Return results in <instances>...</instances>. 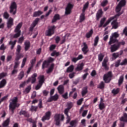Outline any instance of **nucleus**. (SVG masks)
Wrapping results in <instances>:
<instances>
[{
    "label": "nucleus",
    "instance_id": "nucleus-1",
    "mask_svg": "<svg viewBox=\"0 0 127 127\" xmlns=\"http://www.w3.org/2000/svg\"><path fill=\"white\" fill-rule=\"evenodd\" d=\"M120 37L119 34L118 32H115L112 33V35L110 36V41L109 42V45H111L113 44L116 43V42H119V40L117 39L118 38Z\"/></svg>",
    "mask_w": 127,
    "mask_h": 127
},
{
    "label": "nucleus",
    "instance_id": "nucleus-2",
    "mask_svg": "<svg viewBox=\"0 0 127 127\" xmlns=\"http://www.w3.org/2000/svg\"><path fill=\"white\" fill-rule=\"evenodd\" d=\"M18 97H14L9 104V109L12 114L14 113V111L17 107Z\"/></svg>",
    "mask_w": 127,
    "mask_h": 127
},
{
    "label": "nucleus",
    "instance_id": "nucleus-3",
    "mask_svg": "<svg viewBox=\"0 0 127 127\" xmlns=\"http://www.w3.org/2000/svg\"><path fill=\"white\" fill-rule=\"evenodd\" d=\"M21 27H22V23L21 22L19 23L16 26V28L14 29L15 34L13 36V38L17 39L20 36V35L21 34V30H20Z\"/></svg>",
    "mask_w": 127,
    "mask_h": 127
},
{
    "label": "nucleus",
    "instance_id": "nucleus-4",
    "mask_svg": "<svg viewBox=\"0 0 127 127\" xmlns=\"http://www.w3.org/2000/svg\"><path fill=\"white\" fill-rule=\"evenodd\" d=\"M125 42L122 41V42H116L115 44L112 45L110 48L111 52L112 53H114L117 51L120 47L121 45H125Z\"/></svg>",
    "mask_w": 127,
    "mask_h": 127
},
{
    "label": "nucleus",
    "instance_id": "nucleus-5",
    "mask_svg": "<svg viewBox=\"0 0 127 127\" xmlns=\"http://www.w3.org/2000/svg\"><path fill=\"white\" fill-rule=\"evenodd\" d=\"M54 120L56 122L55 125L57 126H59L61 124V121H64V117L63 115L56 114L54 116Z\"/></svg>",
    "mask_w": 127,
    "mask_h": 127
},
{
    "label": "nucleus",
    "instance_id": "nucleus-6",
    "mask_svg": "<svg viewBox=\"0 0 127 127\" xmlns=\"http://www.w3.org/2000/svg\"><path fill=\"white\" fill-rule=\"evenodd\" d=\"M17 5L16 2H11L9 7V13L13 15H15L17 13Z\"/></svg>",
    "mask_w": 127,
    "mask_h": 127
},
{
    "label": "nucleus",
    "instance_id": "nucleus-7",
    "mask_svg": "<svg viewBox=\"0 0 127 127\" xmlns=\"http://www.w3.org/2000/svg\"><path fill=\"white\" fill-rule=\"evenodd\" d=\"M113 77L112 71H109L107 73L104 74L103 80L106 83H109L112 80Z\"/></svg>",
    "mask_w": 127,
    "mask_h": 127
},
{
    "label": "nucleus",
    "instance_id": "nucleus-8",
    "mask_svg": "<svg viewBox=\"0 0 127 127\" xmlns=\"http://www.w3.org/2000/svg\"><path fill=\"white\" fill-rule=\"evenodd\" d=\"M56 27L55 25H53L48 28V30L46 31V36L51 37L55 33V30Z\"/></svg>",
    "mask_w": 127,
    "mask_h": 127
},
{
    "label": "nucleus",
    "instance_id": "nucleus-9",
    "mask_svg": "<svg viewBox=\"0 0 127 127\" xmlns=\"http://www.w3.org/2000/svg\"><path fill=\"white\" fill-rule=\"evenodd\" d=\"M126 3L127 2L126 0H121L118 5L117 6L116 8V12H120L122 9V8L126 6Z\"/></svg>",
    "mask_w": 127,
    "mask_h": 127
},
{
    "label": "nucleus",
    "instance_id": "nucleus-10",
    "mask_svg": "<svg viewBox=\"0 0 127 127\" xmlns=\"http://www.w3.org/2000/svg\"><path fill=\"white\" fill-rule=\"evenodd\" d=\"M51 118V112L48 111L46 112L45 114V116L43 117L42 118V122H44L45 121H48L50 120V118Z\"/></svg>",
    "mask_w": 127,
    "mask_h": 127
},
{
    "label": "nucleus",
    "instance_id": "nucleus-11",
    "mask_svg": "<svg viewBox=\"0 0 127 127\" xmlns=\"http://www.w3.org/2000/svg\"><path fill=\"white\" fill-rule=\"evenodd\" d=\"M21 51V46L20 45H18L17 46L16 52L15 53L16 56L17 57L23 58V54L20 53Z\"/></svg>",
    "mask_w": 127,
    "mask_h": 127
},
{
    "label": "nucleus",
    "instance_id": "nucleus-12",
    "mask_svg": "<svg viewBox=\"0 0 127 127\" xmlns=\"http://www.w3.org/2000/svg\"><path fill=\"white\" fill-rule=\"evenodd\" d=\"M36 77H37V73H33L31 77H29L27 80V82H31L32 84H33L36 82Z\"/></svg>",
    "mask_w": 127,
    "mask_h": 127
},
{
    "label": "nucleus",
    "instance_id": "nucleus-13",
    "mask_svg": "<svg viewBox=\"0 0 127 127\" xmlns=\"http://www.w3.org/2000/svg\"><path fill=\"white\" fill-rule=\"evenodd\" d=\"M59 98V96L58 95V94H57V93H56V94H55V95H52L51 96H50V97H49V98H48V100H47V102L48 103H50L52 102V101H57L58 99Z\"/></svg>",
    "mask_w": 127,
    "mask_h": 127
},
{
    "label": "nucleus",
    "instance_id": "nucleus-14",
    "mask_svg": "<svg viewBox=\"0 0 127 127\" xmlns=\"http://www.w3.org/2000/svg\"><path fill=\"white\" fill-rule=\"evenodd\" d=\"M83 47L81 49V51L83 53L84 55H86L89 52L88 47L86 42L82 43Z\"/></svg>",
    "mask_w": 127,
    "mask_h": 127
},
{
    "label": "nucleus",
    "instance_id": "nucleus-15",
    "mask_svg": "<svg viewBox=\"0 0 127 127\" xmlns=\"http://www.w3.org/2000/svg\"><path fill=\"white\" fill-rule=\"evenodd\" d=\"M21 59V57H15L14 60V65L13 66L14 68H18L20 62H19V60Z\"/></svg>",
    "mask_w": 127,
    "mask_h": 127
},
{
    "label": "nucleus",
    "instance_id": "nucleus-16",
    "mask_svg": "<svg viewBox=\"0 0 127 127\" xmlns=\"http://www.w3.org/2000/svg\"><path fill=\"white\" fill-rule=\"evenodd\" d=\"M108 62V59L107 57H105L102 62V66L104 67L105 69L108 70L109 69V67L107 65V63Z\"/></svg>",
    "mask_w": 127,
    "mask_h": 127
},
{
    "label": "nucleus",
    "instance_id": "nucleus-17",
    "mask_svg": "<svg viewBox=\"0 0 127 127\" xmlns=\"http://www.w3.org/2000/svg\"><path fill=\"white\" fill-rule=\"evenodd\" d=\"M14 20L12 18L10 17L7 22V27L8 29H10L14 25Z\"/></svg>",
    "mask_w": 127,
    "mask_h": 127
},
{
    "label": "nucleus",
    "instance_id": "nucleus-18",
    "mask_svg": "<svg viewBox=\"0 0 127 127\" xmlns=\"http://www.w3.org/2000/svg\"><path fill=\"white\" fill-rule=\"evenodd\" d=\"M123 54V50H121L119 52L114 53L112 54L113 59L116 60L117 58H119L120 56H122Z\"/></svg>",
    "mask_w": 127,
    "mask_h": 127
},
{
    "label": "nucleus",
    "instance_id": "nucleus-19",
    "mask_svg": "<svg viewBox=\"0 0 127 127\" xmlns=\"http://www.w3.org/2000/svg\"><path fill=\"white\" fill-rule=\"evenodd\" d=\"M60 19H61L60 15L58 13L56 14H55L52 20V23H54L55 22H56L58 20H60Z\"/></svg>",
    "mask_w": 127,
    "mask_h": 127
},
{
    "label": "nucleus",
    "instance_id": "nucleus-20",
    "mask_svg": "<svg viewBox=\"0 0 127 127\" xmlns=\"http://www.w3.org/2000/svg\"><path fill=\"white\" fill-rule=\"evenodd\" d=\"M19 115L20 116L23 115L25 118H29V117H30L29 113L23 110H21V111L19 113Z\"/></svg>",
    "mask_w": 127,
    "mask_h": 127
},
{
    "label": "nucleus",
    "instance_id": "nucleus-21",
    "mask_svg": "<svg viewBox=\"0 0 127 127\" xmlns=\"http://www.w3.org/2000/svg\"><path fill=\"white\" fill-rule=\"evenodd\" d=\"M84 64L83 63H81V64L77 65V67L75 68V71H81L84 66Z\"/></svg>",
    "mask_w": 127,
    "mask_h": 127
},
{
    "label": "nucleus",
    "instance_id": "nucleus-22",
    "mask_svg": "<svg viewBox=\"0 0 127 127\" xmlns=\"http://www.w3.org/2000/svg\"><path fill=\"white\" fill-rule=\"evenodd\" d=\"M103 13V12L102 9H100L98 10L96 14V20L97 21H99V19L102 17Z\"/></svg>",
    "mask_w": 127,
    "mask_h": 127
},
{
    "label": "nucleus",
    "instance_id": "nucleus-23",
    "mask_svg": "<svg viewBox=\"0 0 127 127\" xmlns=\"http://www.w3.org/2000/svg\"><path fill=\"white\" fill-rule=\"evenodd\" d=\"M111 24L113 26V28L114 29H117L119 27V23L117 22V19L113 20L111 23Z\"/></svg>",
    "mask_w": 127,
    "mask_h": 127
},
{
    "label": "nucleus",
    "instance_id": "nucleus-24",
    "mask_svg": "<svg viewBox=\"0 0 127 127\" xmlns=\"http://www.w3.org/2000/svg\"><path fill=\"white\" fill-rule=\"evenodd\" d=\"M7 84L6 79H3L0 81V89L4 88Z\"/></svg>",
    "mask_w": 127,
    "mask_h": 127
},
{
    "label": "nucleus",
    "instance_id": "nucleus-25",
    "mask_svg": "<svg viewBox=\"0 0 127 127\" xmlns=\"http://www.w3.org/2000/svg\"><path fill=\"white\" fill-rule=\"evenodd\" d=\"M25 51H27L30 48V42L29 41H26L24 43Z\"/></svg>",
    "mask_w": 127,
    "mask_h": 127
},
{
    "label": "nucleus",
    "instance_id": "nucleus-26",
    "mask_svg": "<svg viewBox=\"0 0 127 127\" xmlns=\"http://www.w3.org/2000/svg\"><path fill=\"white\" fill-rule=\"evenodd\" d=\"M42 14H43V12H42L41 10H38L37 11H35L33 13V17H39Z\"/></svg>",
    "mask_w": 127,
    "mask_h": 127
},
{
    "label": "nucleus",
    "instance_id": "nucleus-27",
    "mask_svg": "<svg viewBox=\"0 0 127 127\" xmlns=\"http://www.w3.org/2000/svg\"><path fill=\"white\" fill-rule=\"evenodd\" d=\"M87 93H88V87L87 86H85L82 89L81 95L82 97H84Z\"/></svg>",
    "mask_w": 127,
    "mask_h": 127
},
{
    "label": "nucleus",
    "instance_id": "nucleus-28",
    "mask_svg": "<svg viewBox=\"0 0 127 127\" xmlns=\"http://www.w3.org/2000/svg\"><path fill=\"white\" fill-rule=\"evenodd\" d=\"M39 79V83L41 85H43L45 79H44V75H40L39 77H38Z\"/></svg>",
    "mask_w": 127,
    "mask_h": 127
},
{
    "label": "nucleus",
    "instance_id": "nucleus-29",
    "mask_svg": "<svg viewBox=\"0 0 127 127\" xmlns=\"http://www.w3.org/2000/svg\"><path fill=\"white\" fill-rule=\"evenodd\" d=\"M16 42H17V40H15L13 42L12 41H10L8 43V44L9 45H11V47H10V49L11 50H13L15 45L16 44Z\"/></svg>",
    "mask_w": 127,
    "mask_h": 127
},
{
    "label": "nucleus",
    "instance_id": "nucleus-30",
    "mask_svg": "<svg viewBox=\"0 0 127 127\" xmlns=\"http://www.w3.org/2000/svg\"><path fill=\"white\" fill-rule=\"evenodd\" d=\"M120 121L124 123H127V114L124 113L123 116L120 119Z\"/></svg>",
    "mask_w": 127,
    "mask_h": 127
},
{
    "label": "nucleus",
    "instance_id": "nucleus-31",
    "mask_svg": "<svg viewBox=\"0 0 127 127\" xmlns=\"http://www.w3.org/2000/svg\"><path fill=\"white\" fill-rule=\"evenodd\" d=\"M85 20V12H82L79 17V23H82Z\"/></svg>",
    "mask_w": 127,
    "mask_h": 127
},
{
    "label": "nucleus",
    "instance_id": "nucleus-32",
    "mask_svg": "<svg viewBox=\"0 0 127 127\" xmlns=\"http://www.w3.org/2000/svg\"><path fill=\"white\" fill-rule=\"evenodd\" d=\"M24 77V71L23 70H21L20 72H19V74L17 76V79L19 80H21Z\"/></svg>",
    "mask_w": 127,
    "mask_h": 127
},
{
    "label": "nucleus",
    "instance_id": "nucleus-33",
    "mask_svg": "<svg viewBox=\"0 0 127 127\" xmlns=\"http://www.w3.org/2000/svg\"><path fill=\"white\" fill-rule=\"evenodd\" d=\"M10 124V118H8L6 119V121H5L3 124H2V127H7L9 126Z\"/></svg>",
    "mask_w": 127,
    "mask_h": 127
},
{
    "label": "nucleus",
    "instance_id": "nucleus-34",
    "mask_svg": "<svg viewBox=\"0 0 127 127\" xmlns=\"http://www.w3.org/2000/svg\"><path fill=\"white\" fill-rule=\"evenodd\" d=\"M93 34V30L92 29H91L88 32L86 33V37L87 39H89L92 37Z\"/></svg>",
    "mask_w": 127,
    "mask_h": 127
},
{
    "label": "nucleus",
    "instance_id": "nucleus-35",
    "mask_svg": "<svg viewBox=\"0 0 127 127\" xmlns=\"http://www.w3.org/2000/svg\"><path fill=\"white\" fill-rule=\"evenodd\" d=\"M49 65V64L48 63V62L47 60H45L43 63L42 68L44 69L45 68L48 67Z\"/></svg>",
    "mask_w": 127,
    "mask_h": 127
},
{
    "label": "nucleus",
    "instance_id": "nucleus-36",
    "mask_svg": "<svg viewBox=\"0 0 127 127\" xmlns=\"http://www.w3.org/2000/svg\"><path fill=\"white\" fill-rule=\"evenodd\" d=\"M114 20V17H110L109 19L106 22V23L103 25L104 28L106 27L107 25L109 24V23Z\"/></svg>",
    "mask_w": 127,
    "mask_h": 127
},
{
    "label": "nucleus",
    "instance_id": "nucleus-37",
    "mask_svg": "<svg viewBox=\"0 0 127 127\" xmlns=\"http://www.w3.org/2000/svg\"><path fill=\"white\" fill-rule=\"evenodd\" d=\"M40 20V18H36L32 22L31 25L32 26H34V27L36 26L37 24H38V23L39 22V21Z\"/></svg>",
    "mask_w": 127,
    "mask_h": 127
},
{
    "label": "nucleus",
    "instance_id": "nucleus-38",
    "mask_svg": "<svg viewBox=\"0 0 127 127\" xmlns=\"http://www.w3.org/2000/svg\"><path fill=\"white\" fill-rule=\"evenodd\" d=\"M105 82L104 81H101L100 83L97 86V88L100 89H103L105 88Z\"/></svg>",
    "mask_w": 127,
    "mask_h": 127
},
{
    "label": "nucleus",
    "instance_id": "nucleus-39",
    "mask_svg": "<svg viewBox=\"0 0 127 127\" xmlns=\"http://www.w3.org/2000/svg\"><path fill=\"white\" fill-rule=\"evenodd\" d=\"M54 64L52 63L51 66H50V67H49L48 70H47V73L49 74L52 72L53 70L54 69Z\"/></svg>",
    "mask_w": 127,
    "mask_h": 127
},
{
    "label": "nucleus",
    "instance_id": "nucleus-40",
    "mask_svg": "<svg viewBox=\"0 0 127 127\" xmlns=\"http://www.w3.org/2000/svg\"><path fill=\"white\" fill-rule=\"evenodd\" d=\"M74 70V65L71 64L69 66H68L66 69V72L69 73L71 72Z\"/></svg>",
    "mask_w": 127,
    "mask_h": 127
},
{
    "label": "nucleus",
    "instance_id": "nucleus-41",
    "mask_svg": "<svg viewBox=\"0 0 127 127\" xmlns=\"http://www.w3.org/2000/svg\"><path fill=\"white\" fill-rule=\"evenodd\" d=\"M58 90L59 93L60 94H62L64 93V88L63 85H59V87H58Z\"/></svg>",
    "mask_w": 127,
    "mask_h": 127
},
{
    "label": "nucleus",
    "instance_id": "nucleus-42",
    "mask_svg": "<svg viewBox=\"0 0 127 127\" xmlns=\"http://www.w3.org/2000/svg\"><path fill=\"white\" fill-rule=\"evenodd\" d=\"M61 55V54L59 52H57L56 50L54 51L51 54V56L52 57H55V56L56 57H58Z\"/></svg>",
    "mask_w": 127,
    "mask_h": 127
},
{
    "label": "nucleus",
    "instance_id": "nucleus-43",
    "mask_svg": "<svg viewBox=\"0 0 127 127\" xmlns=\"http://www.w3.org/2000/svg\"><path fill=\"white\" fill-rule=\"evenodd\" d=\"M30 90H31V85H28L24 90L23 92L26 94H28L30 92Z\"/></svg>",
    "mask_w": 127,
    "mask_h": 127
},
{
    "label": "nucleus",
    "instance_id": "nucleus-44",
    "mask_svg": "<svg viewBox=\"0 0 127 127\" xmlns=\"http://www.w3.org/2000/svg\"><path fill=\"white\" fill-rule=\"evenodd\" d=\"M89 6V1L86 2L83 6L82 9V12L85 13V10L88 8Z\"/></svg>",
    "mask_w": 127,
    "mask_h": 127
},
{
    "label": "nucleus",
    "instance_id": "nucleus-45",
    "mask_svg": "<svg viewBox=\"0 0 127 127\" xmlns=\"http://www.w3.org/2000/svg\"><path fill=\"white\" fill-rule=\"evenodd\" d=\"M98 60L99 62H101L103 60V58H104L105 57V55L104 54H103V53H100L98 55Z\"/></svg>",
    "mask_w": 127,
    "mask_h": 127
},
{
    "label": "nucleus",
    "instance_id": "nucleus-46",
    "mask_svg": "<svg viewBox=\"0 0 127 127\" xmlns=\"http://www.w3.org/2000/svg\"><path fill=\"white\" fill-rule=\"evenodd\" d=\"M119 92L120 88H117L116 89H115V88H114L112 91V93L114 95L118 94Z\"/></svg>",
    "mask_w": 127,
    "mask_h": 127
},
{
    "label": "nucleus",
    "instance_id": "nucleus-47",
    "mask_svg": "<svg viewBox=\"0 0 127 127\" xmlns=\"http://www.w3.org/2000/svg\"><path fill=\"white\" fill-rule=\"evenodd\" d=\"M99 40V37L97 36L94 39V46L96 47L98 45Z\"/></svg>",
    "mask_w": 127,
    "mask_h": 127
},
{
    "label": "nucleus",
    "instance_id": "nucleus-48",
    "mask_svg": "<svg viewBox=\"0 0 127 127\" xmlns=\"http://www.w3.org/2000/svg\"><path fill=\"white\" fill-rule=\"evenodd\" d=\"M106 20V17H103V18L101 19V21H100V25H99V28H101L104 23H105V21Z\"/></svg>",
    "mask_w": 127,
    "mask_h": 127
},
{
    "label": "nucleus",
    "instance_id": "nucleus-49",
    "mask_svg": "<svg viewBox=\"0 0 127 127\" xmlns=\"http://www.w3.org/2000/svg\"><path fill=\"white\" fill-rule=\"evenodd\" d=\"M3 17L4 19H8L10 17V15L7 11H5L3 14Z\"/></svg>",
    "mask_w": 127,
    "mask_h": 127
},
{
    "label": "nucleus",
    "instance_id": "nucleus-50",
    "mask_svg": "<svg viewBox=\"0 0 127 127\" xmlns=\"http://www.w3.org/2000/svg\"><path fill=\"white\" fill-rule=\"evenodd\" d=\"M26 61H27V58L25 57L22 60L21 65V68H22L24 67L25 65V64L26 63Z\"/></svg>",
    "mask_w": 127,
    "mask_h": 127
},
{
    "label": "nucleus",
    "instance_id": "nucleus-51",
    "mask_svg": "<svg viewBox=\"0 0 127 127\" xmlns=\"http://www.w3.org/2000/svg\"><path fill=\"white\" fill-rule=\"evenodd\" d=\"M124 82V76L123 75H121V76L120 77V78L119 79L118 82V85L119 86H121Z\"/></svg>",
    "mask_w": 127,
    "mask_h": 127
},
{
    "label": "nucleus",
    "instance_id": "nucleus-52",
    "mask_svg": "<svg viewBox=\"0 0 127 127\" xmlns=\"http://www.w3.org/2000/svg\"><path fill=\"white\" fill-rule=\"evenodd\" d=\"M38 109V107L31 106V108L30 109V111L32 112L37 111V109Z\"/></svg>",
    "mask_w": 127,
    "mask_h": 127
},
{
    "label": "nucleus",
    "instance_id": "nucleus-53",
    "mask_svg": "<svg viewBox=\"0 0 127 127\" xmlns=\"http://www.w3.org/2000/svg\"><path fill=\"white\" fill-rule=\"evenodd\" d=\"M77 123L76 120L72 121L70 122V125L71 127H76V125Z\"/></svg>",
    "mask_w": 127,
    "mask_h": 127
},
{
    "label": "nucleus",
    "instance_id": "nucleus-54",
    "mask_svg": "<svg viewBox=\"0 0 127 127\" xmlns=\"http://www.w3.org/2000/svg\"><path fill=\"white\" fill-rule=\"evenodd\" d=\"M99 108L100 110H103L105 108V106L103 102H100V104L99 105Z\"/></svg>",
    "mask_w": 127,
    "mask_h": 127
},
{
    "label": "nucleus",
    "instance_id": "nucleus-55",
    "mask_svg": "<svg viewBox=\"0 0 127 127\" xmlns=\"http://www.w3.org/2000/svg\"><path fill=\"white\" fill-rule=\"evenodd\" d=\"M18 72V69L17 68H13V70L11 71V75H13Z\"/></svg>",
    "mask_w": 127,
    "mask_h": 127
},
{
    "label": "nucleus",
    "instance_id": "nucleus-56",
    "mask_svg": "<svg viewBox=\"0 0 127 127\" xmlns=\"http://www.w3.org/2000/svg\"><path fill=\"white\" fill-rule=\"evenodd\" d=\"M108 3V0H104L103 2L101 3V5L102 7H105L107 5Z\"/></svg>",
    "mask_w": 127,
    "mask_h": 127
},
{
    "label": "nucleus",
    "instance_id": "nucleus-57",
    "mask_svg": "<svg viewBox=\"0 0 127 127\" xmlns=\"http://www.w3.org/2000/svg\"><path fill=\"white\" fill-rule=\"evenodd\" d=\"M55 59L51 57H50L48 58V60H47V62H48L49 64H50V63H53Z\"/></svg>",
    "mask_w": 127,
    "mask_h": 127
},
{
    "label": "nucleus",
    "instance_id": "nucleus-58",
    "mask_svg": "<svg viewBox=\"0 0 127 127\" xmlns=\"http://www.w3.org/2000/svg\"><path fill=\"white\" fill-rule=\"evenodd\" d=\"M72 106H73V104L72 102H67V108L66 109L70 110V109L72 107Z\"/></svg>",
    "mask_w": 127,
    "mask_h": 127
},
{
    "label": "nucleus",
    "instance_id": "nucleus-59",
    "mask_svg": "<svg viewBox=\"0 0 127 127\" xmlns=\"http://www.w3.org/2000/svg\"><path fill=\"white\" fill-rule=\"evenodd\" d=\"M121 60H118L115 63V67H118L121 65Z\"/></svg>",
    "mask_w": 127,
    "mask_h": 127
},
{
    "label": "nucleus",
    "instance_id": "nucleus-60",
    "mask_svg": "<svg viewBox=\"0 0 127 127\" xmlns=\"http://www.w3.org/2000/svg\"><path fill=\"white\" fill-rule=\"evenodd\" d=\"M71 10L70 9H68L67 8H65V15H68L70 14Z\"/></svg>",
    "mask_w": 127,
    "mask_h": 127
},
{
    "label": "nucleus",
    "instance_id": "nucleus-61",
    "mask_svg": "<svg viewBox=\"0 0 127 127\" xmlns=\"http://www.w3.org/2000/svg\"><path fill=\"white\" fill-rule=\"evenodd\" d=\"M127 65V59H125L121 63V65Z\"/></svg>",
    "mask_w": 127,
    "mask_h": 127
},
{
    "label": "nucleus",
    "instance_id": "nucleus-62",
    "mask_svg": "<svg viewBox=\"0 0 127 127\" xmlns=\"http://www.w3.org/2000/svg\"><path fill=\"white\" fill-rule=\"evenodd\" d=\"M73 7V5L71 4L70 3H68L66 6V8L71 10Z\"/></svg>",
    "mask_w": 127,
    "mask_h": 127
},
{
    "label": "nucleus",
    "instance_id": "nucleus-63",
    "mask_svg": "<svg viewBox=\"0 0 127 127\" xmlns=\"http://www.w3.org/2000/svg\"><path fill=\"white\" fill-rule=\"evenodd\" d=\"M27 121L31 123H32V124L35 123L36 122V121L32 120L31 118H28L26 120Z\"/></svg>",
    "mask_w": 127,
    "mask_h": 127
},
{
    "label": "nucleus",
    "instance_id": "nucleus-64",
    "mask_svg": "<svg viewBox=\"0 0 127 127\" xmlns=\"http://www.w3.org/2000/svg\"><path fill=\"white\" fill-rule=\"evenodd\" d=\"M123 34H125L126 36H127V26L125 27L123 30Z\"/></svg>",
    "mask_w": 127,
    "mask_h": 127
}]
</instances>
